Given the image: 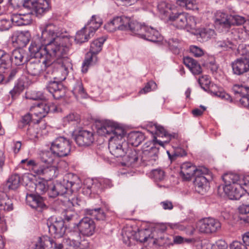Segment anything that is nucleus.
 Listing matches in <instances>:
<instances>
[{"instance_id": "f257e3e1", "label": "nucleus", "mask_w": 249, "mask_h": 249, "mask_svg": "<svg viewBox=\"0 0 249 249\" xmlns=\"http://www.w3.org/2000/svg\"><path fill=\"white\" fill-rule=\"evenodd\" d=\"M97 132L106 137L108 136V149L115 158H122L126 153L127 146L123 138L124 130L117 124L110 121H106L97 129Z\"/></svg>"}, {"instance_id": "f03ea898", "label": "nucleus", "mask_w": 249, "mask_h": 249, "mask_svg": "<svg viewBox=\"0 0 249 249\" xmlns=\"http://www.w3.org/2000/svg\"><path fill=\"white\" fill-rule=\"evenodd\" d=\"M44 76L52 80H64L72 67L70 59L64 55L49 58L44 60Z\"/></svg>"}, {"instance_id": "7ed1b4c3", "label": "nucleus", "mask_w": 249, "mask_h": 249, "mask_svg": "<svg viewBox=\"0 0 249 249\" xmlns=\"http://www.w3.org/2000/svg\"><path fill=\"white\" fill-rule=\"evenodd\" d=\"M8 3L14 9L23 7L36 17L42 16L51 8L50 0H8Z\"/></svg>"}, {"instance_id": "20e7f679", "label": "nucleus", "mask_w": 249, "mask_h": 249, "mask_svg": "<svg viewBox=\"0 0 249 249\" xmlns=\"http://www.w3.org/2000/svg\"><path fill=\"white\" fill-rule=\"evenodd\" d=\"M31 55L36 58L47 60L49 58L60 57L61 54L59 47L53 44H43L39 40L32 41L29 47Z\"/></svg>"}, {"instance_id": "39448f33", "label": "nucleus", "mask_w": 249, "mask_h": 249, "mask_svg": "<svg viewBox=\"0 0 249 249\" xmlns=\"http://www.w3.org/2000/svg\"><path fill=\"white\" fill-rule=\"evenodd\" d=\"M63 32L56 25L52 23H47L42 28L41 35L39 37L40 42L43 44H53L59 47L61 54L65 55L68 51V48L66 46L61 45L57 42L58 37H64L62 36Z\"/></svg>"}, {"instance_id": "423d86ee", "label": "nucleus", "mask_w": 249, "mask_h": 249, "mask_svg": "<svg viewBox=\"0 0 249 249\" xmlns=\"http://www.w3.org/2000/svg\"><path fill=\"white\" fill-rule=\"evenodd\" d=\"M158 145L153 142H146L144 145V150L141 155L140 165L146 166L153 165L158 159Z\"/></svg>"}, {"instance_id": "0eeeda50", "label": "nucleus", "mask_w": 249, "mask_h": 249, "mask_svg": "<svg viewBox=\"0 0 249 249\" xmlns=\"http://www.w3.org/2000/svg\"><path fill=\"white\" fill-rule=\"evenodd\" d=\"M71 148V142L70 140L64 137H57L51 143V150L58 158L68 156L70 153Z\"/></svg>"}, {"instance_id": "6e6552de", "label": "nucleus", "mask_w": 249, "mask_h": 249, "mask_svg": "<svg viewBox=\"0 0 249 249\" xmlns=\"http://www.w3.org/2000/svg\"><path fill=\"white\" fill-rule=\"evenodd\" d=\"M30 111L33 115L37 117V123H39L49 112H56L57 107L54 104L41 102L34 104L30 107Z\"/></svg>"}, {"instance_id": "1a4fd4ad", "label": "nucleus", "mask_w": 249, "mask_h": 249, "mask_svg": "<svg viewBox=\"0 0 249 249\" xmlns=\"http://www.w3.org/2000/svg\"><path fill=\"white\" fill-rule=\"evenodd\" d=\"M47 225L50 233L54 238H60L65 233L64 221L61 218L51 217L47 221Z\"/></svg>"}, {"instance_id": "9d476101", "label": "nucleus", "mask_w": 249, "mask_h": 249, "mask_svg": "<svg viewBox=\"0 0 249 249\" xmlns=\"http://www.w3.org/2000/svg\"><path fill=\"white\" fill-rule=\"evenodd\" d=\"M197 226L201 232L212 233L220 229L221 225L217 219L208 217L200 220Z\"/></svg>"}, {"instance_id": "9b49d317", "label": "nucleus", "mask_w": 249, "mask_h": 249, "mask_svg": "<svg viewBox=\"0 0 249 249\" xmlns=\"http://www.w3.org/2000/svg\"><path fill=\"white\" fill-rule=\"evenodd\" d=\"M62 81L50 80L46 86V89L55 99H60L65 96L66 89L62 83Z\"/></svg>"}, {"instance_id": "f8f14e48", "label": "nucleus", "mask_w": 249, "mask_h": 249, "mask_svg": "<svg viewBox=\"0 0 249 249\" xmlns=\"http://www.w3.org/2000/svg\"><path fill=\"white\" fill-rule=\"evenodd\" d=\"M76 227L82 234L89 237L94 234L96 226L91 218L85 216L79 221Z\"/></svg>"}, {"instance_id": "ddd939ff", "label": "nucleus", "mask_w": 249, "mask_h": 249, "mask_svg": "<svg viewBox=\"0 0 249 249\" xmlns=\"http://www.w3.org/2000/svg\"><path fill=\"white\" fill-rule=\"evenodd\" d=\"M155 127L156 128V134L157 136L166 139V140L164 141H161L158 140L156 137H154L152 142L158 143L160 146L164 147L165 144L168 143L171 140L173 139H178V133H169L163 127L160 125H156Z\"/></svg>"}, {"instance_id": "4468645a", "label": "nucleus", "mask_w": 249, "mask_h": 249, "mask_svg": "<svg viewBox=\"0 0 249 249\" xmlns=\"http://www.w3.org/2000/svg\"><path fill=\"white\" fill-rule=\"evenodd\" d=\"M73 192L62 180L48 188V195L50 197L54 198L58 196H64L65 197L71 195Z\"/></svg>"}, {"instance_id": "2eb2a0df", "label": "nucleus", "mask_w": 249, "mask_h": 249, "mask_svg": "<svg viewBox=\"0 0 249 249\" xmlns=\"http://www.w3.org/2000/svg\"><path fill=\"white\" fill-rule=\"evenodd\" d=\"M209 170L205 168H202V171L196 175L194 184L196 190L199 194L203 195L206 192L208 186L209 179L206 176L208 175Z\"/></svg>"}, {"instance_id": "dca6fc26", "label": "nucleus", "mask_w": 249, "mask_h": 249, "mask_svg": "<svg viewBox=\"0 0 249 249\" xmlns=\"http://www.w3.org/2000/svg\"><path fill=\"white\" fill-rule=\"evenodd\" d=\"M234 74L241 75L249 71V52L245 56L237 59L231 64Z\"/></svg>"}, {"instance_id": "f3484780", "label": "nucleus", "mask_w": 249, "mask_h": 249, "mask_svg": "<svg viewBox=\"0 0 249 249\" xmlns=\"http://www.w3.org/2000/svg\"><path fill=\"white\" fill-rule=\"evenodd\" d=\"M74 140L79 146H88L94 142V134L92 131L81 130L75 136Z\"/></svg>"}, {"instance_id": "a211bd4d", "label": "nucleus", "mask_w": 249, "mask_h": 249, "mask_svg": "<svg viewBox=\"0 0 249 249\" xmlns=\"http://www.w3.org/2000/svg\"><path fill=\"white\" fill-rule=\"evenodd\" d=\"M45 63L39 60L31 59L26 63V70L29 74L34 76H39L43 73Z\"/></svg>"}, {"instance_id": "6ab92c4d", "label": "nucleus", "mask_w": 249, "mask_h": 249, "mask_svg": "<svg viewBox=\"0 0 249 249\" xmlns=\"http://www.w3.org/2000/svg\"><path fill=\"white\" fill-rule=\"evenodd\" d=\"M202 171V168L197 169L191 162H185L180 166V175L183 179L189 180L193 176L199 175Z\"/></svg>"}, {"instance_id": "aec40b11", "label": "nucleus", "mask_w": 249, "mask_h": 249, "mask_svg": "<svg viewBox=\"0 0 249 249\" xmlns=\"http://www.w3.org/2000/svg\"><path fill=\"white\" fill-rule=\"evenodd\" d=\"M57 245L50 237L43 236L38 238L37 242L34 245V249H61L62 245Z\"/></svg>"}, {"instance_id": "412c9836", "label": "nucleus", "mask_w": 249, "mask_h": 249, "mask_svg": "<svg viewBox=\"0 0 249 249\" xmlns=\"http://www.w3.org/2000/svg\"><path fill=\"white\" fill-rule=\"evenodd\" d=\"M223 190L229 198L231 200H238L244 194V190L240 184L224 185Z\"/></svg>"}, {"instance_id": "4be33fe9", "label": "nucleus", "mask_w": 249, "mask_h": 249, "mask_svg": "<svg viewBox=\"0 0 249 249\" xmlns=\"http://www.w3.org/2000/svg\"><path fill=\"white\" fill-rule=\"evenodd\" d=\"M122 235L124 243L128 246H130L132 242L135 240L144 243L147 241L148 238L147 236H145L142 239L138 238L136 232L133 231L131 228L123 229Z\"/></svg>"}, {"instance_id": "5701e85b", "label": "nucleus", "mask_w": 249, "mask_h": 249, "mask_svg": "<svg viewBox=\"0 0 249 249\" xmlns=\"http://www.w3.org/2000/svg\"><path fill=\"white\" fill-rule=\"evenodd\" d=\"M27 60V53L24 50L21 48L15 49L10 55V68L12 63L20 66L26 62Z\"/></svg>"}, {"instance_id": "b1692460", "label": "nucleus", "mask_w": 249, "mask_h": 249, "mask_svg": "<svg viewBox=\"0 0 249 249\" xmlns=\"http://www.w3.org/2000/svg\"><path fill=\"white\" fill-rule=\"evenodd\" d=\"M27 203L32 208L41 211L46 205L43 198L38 195L28 194L26 196Z\"/></svg>"}, {"instance_id": "393cba45", "label": "nucleus", "mask_w": 249, "mask_h": 249, "mask_svg": "<svg viewBox=\"0 0 249 249\" xmlns=\"http://www.w3.org/2000/svg\"><path fill=\"white\" fill-rule=\"evenodd\" d=\"M141 38L156 42L161 40L162 37L156 29L146 25Z\"/></svg>"}, {"instance_id": "a878e982", "label": "nucleus", "mask_w": 249, "mask_h": 249, "mask_svg": "<svg viewBox=\"0 0 249 249\" xmlns=\"http://www.w3.org/2000/svg\"><path fill=\"white\" fill-rule=\"evenodd\" d=\"M139 152L135 149H127L124 156H123V160L124 161V164L127 166H136L140 165V159H139Z\"/></svg>"}, {"instance_id": "bb28decb", "label": "nucleus", "mask_w": 249, "mask_h": 249, "mask_svg": "<svg viewBox=\"0 0 249 249\" xmlns=\"http://www.w3.org/2000/svg\"><path fill=\"white\" fill-rule=\"evenodd\" d=\"M63 181L64 183H66L70 188H71L73 192L78 191L81 187V181L80 178L73 173L66 174L63 178Z\"/></svg>"}, {"instance_id": "cd10ccee", "label": "nucleus", "mask_w": 249, "mask_h": 249, "mask_svg": "<svg viewBox=\"0 0 249 249\" xmlns=\"http://www.w3.org/2000/svg\"><path fill=\"white\" fill-rule=\"evenodd\" d=\"M187 14L186 13H172L169 15V19L173 22V24L178 29H185Z\"/></svg>"}, {"instance_id": "c85d7f7f", "label": "nucleus", "mask_w": 249, "mask_h": 249, "mask_svg": "<svg viewBox=\"0 0 249 249\" xmlns=\"http://www.w3.org/2000/svg\"><path fill=\"white\" fill-rule=\"evenodd\" d=\"M231 15L220 11L217 12L215 16V22L223 28L229 29L231 27V23H232L230 17Z\"/></svg>"}, {"instance_id": "c756f323", "label": "nucleus", "mask_w": 249, "mask_h": 249, "mask_svg": "<svg viewBox=\"0 0 249 249\" xmlns=\"http://www.w3.org/2000/svg\"><path fill=\"white\" fill-rule=\"evenodd\" d=\"M57 169L54 166L45 165L41 166L37 171L38 175H44L47 179H52L57 176Z\"/></svg>"}, {"instance_id": "7c9ffc66", "label": "nucleus", "mask_w": 249, "mask_h": 249, "mask_svg": "<svg viewBox=\"0 0 249 249\" xmlns=\"http://www.w3.org/2000/svg\"><path fill=\"white\" fill-rule=\"evenodd\" d=\"M145 25L146 24L144 23H141L136 20H130L129 18V23L127 24V29H129L133 35L141 38Z\"/></svg>"}, {"instance_id": "2f4dec72", "label": "nucleus", "mask_w": 249, "mask_h": 249, "mask_svg": "<svg viewBox=\"0 0 249 249\" xmlns=\"http://www.w3.org/2000/svg\"><path fill=\"white\" fill-rule=\"evenodd\" d=\"M183 63L194 74H199L202 72L200 65L193 58L189 56L184 57Z\"/></svg>"}, {"instance_id": "473e14b6", "label": "nucleus", "mask_w": 249, "mask_h": 249, "mask_svg": "<svg viewBox=\"0 0 249 249\" xmlns=\"http://www.w3.org/2000/svg\"><path fill=\"white\" fill-rule=\"evenodd\" d=\"M13 209L12 200L4 192H0V211H10Z\"/></svg>"}, {"instance_id": "72a5a7b5", "label": "nucleus", "mask_w": 249, "mask_h": 249, "mask_svg": "<svg viewBox=\"0 0 249 249\" xmlns=\"http://www.w3.org/2000/svg\"><path fill=\"white\" fill-rule=\"evenodd\" d=\"M12 41L13 42L16 43L20 48L23 47L29 42V37L28 34L17 31L13 35Z\"/></svg>"}, {"instance_id": "f704fd0d", "label": "nucleus", "mask_w": 249, "mask_h": 249, "mask_svg": "<svg viewBox=\"0 0 249 249\" xmlns=\"http://www.w3.org/2000/svg\"><path fill=\"white\" fill-rule=\"evenodd\" d=\"M10 68V54L0 49V73H5Z\"/></svg>"}, {"instance_id": "c9c22d12", "label": "nucleus", "mask_w": 249, "mask_h": 249, "mask_svg": "<svg viewBox=\"0 0 249 249\" xmlns=\"http://www.w3.org/2000/svg\"><path fill=\"white\" fill-rule=\"evenodd\" d=\"M234 98H238L246 97L249 92V87L244 86L242 84H234L232 88Z\"/></svg>"}, {"instance_id": "e433bc0d", "label": "nucleus", "mask_w": 249, "mask_h": 249, "mask_svg": "<svg viewBox=\"0 0 249 249\" xmlns=\"http://www.w3.org/2000/svg\"><path fill=\"white\" fill-rule=\"evenodd\" d=\"M92 34V31L88 32L83 27L76 33L75 36V41L78 44L87 42L91 36H93Z\"/></svg>"}, {"instance_id": "4c0bfd02", "label": "nucleus", "mask_w": 249, "mask_h": 249, "mask_svg": "<svg viewBox=\"0 0 249 249\" xmlns=\"http://www.w3.org/2000/svg\"><path fill=\"white\" fill-rule=\"evenodd\" d=\"M56 158H58L53 150L42 152L40 154V159L42 163L46 164V165H50L53 163Z\"/></svg>"}, {"instance_id": "58836bf2", "label": "nucleus", "mask_w": 249, "mask_h": 249, "mask_svg": "<svg viewBox=\"0 0 249 249\" xmlns=\"http://www.w3.org/2000/svg\"><path fill=\"white\" fill-rule=\"evenodd\" d=\"M101 24V19L99 17L93 15L92 16L91 19L84 27L88 32L92 31V35L93 36L94 33L100 27Z\"/></svg>"}, {"instance_id": "ea45409f", "label": "nucleus", "mask_w": 249, "mask_h": 249, "mask_svg": "<svg viewBox=\"0 0 249 249\" xmlns=\"http://www.w3.org/2000/svg\"><path fill=\"white\" fill-rule=\"evenodd\" d=\"M106 40L105 37H100L92 41L90 44L89 53L91 55L89 56H92L93 54H96L98 53L102 49L103 45Z\"/></svg>"}, {"instance_id": "a19ab883", "label": "nucleus", "mask_w": 249, "mask_h": 249, "mask_svg": "<svg viewBox=\"0 0 249 249\" xmlns=\"http://www.w3.org/2000/svg\"><path fill=\"white\" fill-rule=\"evenodd\" d=\"M117 29L120 30H127V24L129 23V18L125 16L117 17L112 20Z\"/></svg>"}, {"instance_id": "79ce46f5", "label": "nucleus", "mask_w": 249, "mask_h": 249, "mask_svg": "<svg viewBox=\"0 0 249 249\" xmlns=\"http://www.w3.org/2000/svg\"><path fill=\"white\" fill-rule=\"evenodd\" d=\"M85 212L87 215L93 217L97 220H105L106 219V214L103 209L101 208L92 209H86Z\"/></svg>"}, {"instance_id": "37998d69", "label": "nucleus", "mask_w": 249, "mask_h": 249, "mask_svg": "<svg viewBox=\"0 0 249 249\" xmlns=\"http://www.w3.org/2000/svg\"><path fill=\"white\" fill-rule=\"evenodd\" d=\"M129 142L133 146L137 147L144 141L145 137L144 134L140 132H133L128 135Z\"/></svg>"}, {"instance_id": "c03bdc74", "label": "nucleus", "mask_w": 249, "mask_h": 249, "mask_svg": "<svg viewBox=\"0 0 249 249\" xmlns=\"http://www.w3.org/2000/svg\"><path fill=\"white\" fill-rule=\"evenodd\" d=\"M239 176L236 174L229 173L225 174L222 179L225 185H233L239 183Z\"/></svg>"}, {"instance_id": "a18cd8bd", "label": "nucleus", "mask_w": 249, "mask_h": 249, "mask_svg": "<svg viewBox=\"0 0 249 249\" xmlns=\"http://www.w3.org/2000/svg\"><path fill=\"white\" fill-rule=\"evenodd\" d=\"M87 181L89 182V184H85V186L89 190L90 193L99 194L103 190L102 182L97 180L93 181L92 180H88Z\"/></svg>"}, {"instance_id": "49530a36", "label": "nucleus", "mask_w": 249, "mask_h": 249, "mask_svg": "<svg viewBox=\"0 0 249 249\" xmlns=\"http://www.w3.org/2000/svg\"><path fill=\"white\" fill-rule=\"evenodd\" d=\"M176 3L180 7L189 10H197L198 5L195 0H176Z\"/></svg>"}, {"instance_id": "de8ad7c7", "label": "nucleus", "mask_w": 249, "mask_h": 249, "mask_svg": "<svg viewBox=\"0 0 249 249\" xmlns=\"http://www.w3.org/2000/svg\"><path fill=\"white\" fill-rule=\"evenodd\" d=\"M20 184V178L18 174H14L8 178L7 185L9 189L16 190Z\"/></svg>"}, {"instance_id": "09e8293b", "label": "nucleus", "mask_w": 249, "mask_h": 249, "mask_svg": "<svg viewBox=\"0 0 249 249\" xmlns=\"http://www.w3.org/2000/svg\"><path fill=\"white\" fill-rule=\"evenodd\" d=\"M72 91L76 98L80 97L85 98L87 96V94L83 87V84L80 81H77Z\"/></svg>"}, {"instance_id": "8fccbe9b", "label": "nucleus", "mask_w": 249, "mask_h": 249, "mask_svg": "<svg viewBox=\"0 0 249 249\" xmlns=\"http://www.w3.org/2000/svg\"><path fill=\"white\" fill-rule=\"evenodd\" d=\"M158 9L161 14L168 17L172 15V5L165 1L160 2L158 5Z\"/></svg>"}, {"instance_id": "3c124183", "label": "nucleus", "mask_w": 249, "mask_h": 249, "mask_svg": "<svg viewBox=\"0 0 249 249\" xmlns=\"http://www.w3.org/2000/svg\"><path fill=\"white\" fill-rule=\"evenodd\" d=\"M61 214L63 216V219H62L64 220V223L73 221L78 217L76 212L70 209L64 210Z\"/></svg>"}, {"instance_id": "603ef678", "label": "nucleus", "mask_w": 249, "mask_h": 249, "mask_svg": "<svg viewBox=\"0 0 249 249\" xmlns=\"http://www.w3.org/2000/svg\"><path fill=\"white\" fill-rule=\"evenodd\" d=\"M180 41L177 38H171L168 41V46L170 50L176 54L180 53Z\"/></svg>"}, {"instance_id": "864d4df0", "label": "nucleus", "mask_w": 249, "mask_h": 249, "mask_svg": "<svg viewBox=\"0 0 249 249\" xmlns=\"http://www.w3.org/2000/svg\"><path fill=\"white\" fill-rule=\"evenodd\" d=\"M187 23L185 29L188 31L189 30H196L197 28V24L198 23V19L195 17L189 15L187 14Z\"/></svg>"}, {"instance_id": "5fc2aeb1", "label": "nucleus", "mask_w": 249, "mask_h": 249, "mask_svg": "<svg viewBox=\"0 0 249 249\" xmlns=\"http://www.w3.org/2000/svg\"><path fill=\"white\" fill-rule=\"evenodd\" d=\"M24 89L23 84L20 82H17L14 86L13 89L9 91V94L12 99H15L19 95Z\"/></svg>"}, {"instance_id": "6e6d98bb", "label": "nucleus", "mask_w": 249, "mask_h": 249, "mask_svg": "<svg viewBox=\"0 0 249 249\" xmlns=\"http://www.w3.org/2000/svg\"><path fill=\"white\" fill-rule=\"evenodd\" d=\"M79 116L74 113H71L64 117L63 123L64 125L69 124H76L79 122Z\"/></svg>"}, {"instance_id": "4d7b16f0", "label": "nucleus", "mask_w": 249, "mask_h": 249, "mask_svg": "<svg viewBox=\"0 0 249 249\" xmlns=\"http://www.w3.org/2000/svg\"><path fill=\"white\" fill-rule=\"evenodd\" d=\"M38 123L36 121L33 125H29V127L27 129V134L29 136L30 139L37 138L38 134L40 131V129L39 128Z\"/></svg>"}, {"instance_id": "13d9d810", "label": "nucleus", "mask_w": 249, "mask_h": 249, "mask_svg": "<svg viewBox=\"0 0 249 249\" xmlns=\"http://www.w3.org/2000/svg\"><path fill=\"white\" fill-rule=\"evenodd\" d=\"M216 47L223 51H228L230 49H233L234 45L231 41L226 39L217 41Z\"/></svg>"}, {"instance_id": "bf43d9fd", "label": "nucleus", "mask_w": 249, "mask_h": 249, "mask_svg": "<svg viewBox=\"0 0 249 249\" xmlns=\"http://www.w3.org/2000/svg\"><path fill=\"white\" fill-rule=\"evenodd\" d=\"M235 36L236 37V39H238L241 42H243L249 39V33L244 28V27L243 28L238 29L237 30Z\"/></svg>"}, {"instance_id": "052dcab7", "label": "nucleus", "mask_w": 249, "mask_h": 249, "mask_svg": "<svg viewBox=\"0 0 249 249\" xmlns=\"http://www.w3.org/2000/svg\"><path fill=\"white\" fill-rule=\"evenodd\" d=\"M81 233L79 231H70L68 235L67 238L71 241L75 242V244L80 245L81 241Z\"/></svg>"}, {"instance_id": "680f3d73", "label": "nucleus", "mask_w": 249, "mask_h": 249, "mask_svg": "<svg viewBox=\"0 0 249 249\" xmlns=\"http://www.w3.org/2000/svg\"><path fill=\"white\" fill-rule=\"evenodd\" d=\"M169 158L171 161L175 160L178 157H181L186 155V152L181 148H177L172 154L167 151Z\"/></svg>"}, {"instance_id": "e2e57ef3", "label": "nucleus", "mask_w": 249, "mask_h": 249, "mask_svg": "<svg viewBox=\"0 0 249 249\" xmlns=\"http://www.w3.org/2000/svg\"><path fill=\"white\" fill-rule=\"evenodd\" d=\"M19 70V69L18 68L11 69L9 72L3 78V83L7 84L13 81L16 77Z\"/></svg>"}, {"instance_id": "0e129e2a", "label": "nucleus", "mask_w": 249, "mask_h": 249, "mask_svg": "<svg viewBox=\"0 0 249 249\" xmlns=\"http://www.w3.org/2000/svg\"><path fill=\"white\" fill-rule=\"evenodd\" d=\"M57 246L58 245H62L61 249L63 248H65V249H77L79 247V245L75 244V242L71 241L68 238H65V239H64L63 243H57Z\"/></svg>"}, {"instance_id": "69168bd1", "label": "nucleus", "mask_w": 249, "mask_h": 249, "mask_svg": "<svg viewBox=\"0 0 249 249\" xmlns=\"http://www.w3.org/2000/svg\"><path fill=\"white\" fill-rule=\"evenodd\" d=\"M156 83L153 81H150L146 84L144 87L142 89L139 93L140 94H145L156 89Z\"/></svg>"}, {"instance_id": "338daca9", "label": "nucleus", "mask_w": 249, "mask_h": 249, "mask_svg": "<svg viewBox=\"0 0 249 249\" xmlns=\"http://www.w3.org/2000/svg\"><path fill=\"white\" fill-rule=\"evenodd\" d=\"M20 163H26L27 167L28 168H32L34 170L36 174H37V170H39V168L40 166L38 163H36L34 160H28L27 159L22 160L21 161Z\"/></svg>"}, {"instance_id": "774afa93", "label": "nucleus", "mask_w": 249, "mask_h": 249, "mask_svg": "<svg viewBox=\"0 0 249 249\" xmlns=\"http://www.w3.org/2000/svg\"><path fill=\"white\" fill-rule=\"evenodd\" d=\"M198 81L201 88L204 90L206 91L209 89L211 81L208 76H202L198 79Z\"/></svg>"}]
</instances>
